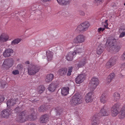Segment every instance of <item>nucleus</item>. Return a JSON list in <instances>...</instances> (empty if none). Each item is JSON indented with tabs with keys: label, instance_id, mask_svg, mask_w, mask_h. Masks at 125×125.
I'll return each instance as SVG.
<instances>
[{
	"label": "nucleus",
	"instance_id": "obj_1",
	"mask_svg": "<svg viewBox=\"0 0 125 125\" xmlns=\"http://www.w3.org/2000/svg\"><path fill=\"white\" fill-rule=\"evenodd\" d=\"M81 99V95L76 94L72 97L70 101L71 104L74 105H78L82 102Z\"/></svg>",
	"mask_w": 125,
	"mask_h": 125
},
{
	"label": "nucleus",
	"instance_id": "obj_2",
	"mask_svg": "<svg viewBox=\"0 0 125 125\" xmlns=\"http://www.w3.org/2000/svg\"><path fill=\"white\" fill-rule=\"evenodd\" d=\"M116 40L113 38H111L107 40L105 44V48L108 51L111 49V50L114 46V44L116 42Z\"/></svg>",
	"mask_w": 125,
	"mask_h": 125
},
{
	"label": "nucleus",
	"instance_id": "obj_3",
	"mask_svg": "<svg viewBox=\"0 0 125 125\" xmlns=\"http://www.w3.org/2000/svg\"><path fill=\"white\" fill-rule=\"evenodd\" d=\"M121 108L120 107L119 104L116 103L112 107L111 109L112 115L113 116H116L121 110Z\"/></svg>",
	"mask_w": 125,
	"mask_h": 125
},
{
	"label": "nucleus",
	"instance_id": "obj_4",
	"mask_svg": "<svg viewBox=\"0 0 125 125\" xmlns=\"http://www.w3.org/2000/svg\"><path fill=\"white\" fill-rule=\"evenodd\" d=\"M98 83V80L97 78L94 77L91 79L89 84L91 91L93 92Z\"/></svg>",
	"mask_w": 125,
	"mask_h": 125
},
{
	"label": "nucleus",
	"instance_id": "obj_5",
	"mask_svg": "<svg viewBox=\"0 0 125 125\" xmlns=\"http://www.w3.org/2000/svg\"><path fill=\"white\" fill-rule=\"evenodd\" d=\"M39 67L34 65L30 66L28 68V74L30 75H33L38 72Z\"/></svg>",
	"mask_w": 125,
	"mask_h": 125
},
{
	"label": "nucleus",
	"instance_id": "obj_6",
	"mask_svg": "<svg viewBox=\"0 0 125 125\" xmlns=\"http://www.w3.org/2000/svg\"><path fill=\"white\" fill-rule=\"evenodd\" d=\"M85 39V36L83 35L80 34L75 37L74 39L73 42L75 44L82 43L84 42Z\"/></svg>",
	"mask_w": 125,
	"mask_h": 125
},
{
	"label": "nucleus",
	"instance_id": "obj_7",
	"mask_svg": "<svg viewBox=\"0 0 125 125\" xmlns=\"http://www.w3.org/2000/svg\"><path fill=\"white\" fill-rule=\"evenodd\" d=\"M13 109L12 108L10 109L7 108V109L1 111V116L6 119L9 118L10 115V112Z\"/></svg>",
	"mask_w": 125,
	"mask_h": 125
},
{
	"label": "nucleus",
	"instance_id": "obj_8",
	"mask_svg": "<svg viewBox=\"0 0 125 125\" xmlns=\"http://www.w3.org/2000/svg\"><path fill=\"white\" fill-rule=\"evenodd\" d=\"M18 100L17 99H11L8 100L7 103V108L10 109H13L12 106L16 103V102Z\"/></svg>",
	"mask_w": 125,
	"mask_h": 125
},
{
	"label": "nucleus",
	"instance_id": "obj_9",
	"mask_svg": "<svg viewBox=\"0 0 125 125\" xmlns=\"http://www.w3.org/2000/svg\"><path fill=\"white\" fill-rule=\"evenodd\" d=\"M99 114L101 116H108L110 114V111L105 106H104L100 110Z\"/></svg>",
	"mask_w": 125,
	"mask_h": 125
},
{
	"label": "nucleus",
	"instance_id": "obj_10",
	"mask_svg": "<svg viewBox=\"0 0 125 125\" xmlns=\"http://www.w3.org/2000/svg\"><path fill=\"white\" fill-rule=\"evenodd\" d=\"M84 74H81L78 75L75 79V81L77 83L80 84L85 79Z\"/></svg>",
	"mask_w": 125,
	"mask_h": 125
},
{
	"label": "nucleus",
	"instance_id": "obj_11",
	"mask_svg": "<svg viewBox=\"0 0 125 125\" xmlns=\"http://www.w3.org/2000/svg\"><path fill=\"white\" fill-rule=\"evenodd\" d=\"M58 85V84L56 82L52 83L49 85L48 89L50 92H53L57 87Z\"/></svg>",
	"mask_w": 125,
	"mask_h": 125
},
{
	"label": "nucleus",
	"instance_id": "obj_12",
	"mask_svg": "<svg viewBox=\"0 0 125 125\" xmlns=\"http://www.w3.org/2000/svg\"><path fill=\"white\" fill-rule=\"evenodd\" d=\"M89 93L85 96V99L86 102L87 103L91 102L93 101L92 98L93 95L92 94V92Z\"/></svg>",
	"mask_w": 125,
	"mask_h": 125
},
{
	"label": "nucleus",
	"instance_id": "obj_13",
	"mask_svg": "<svg viewBox=\"0 0 125 125\" xmlns=\"http://www.w3.org/2000/svg\"><path fill=\"white\" fill-rule=\"evenodd\" d=\"M100 117L98 115H95L94 116L92 120V125H98L99 124Z\"/></svg>",
	"mask_w": 125,
	"mask_h": 125
},
{
	"label": "nucleus",
	"instance_id": "obj_14",
	"mask_svg": "<svg viewBox=\"0 0 125 125\" xmlns=\"http://www.w3.org/2000/svg\"><path fill=\"white\" fill-rule=\"evenodd\" d=\"M115 62V60L114 59H110L106 64V67L108 68H110L114 65Z\"/></svg>",
	"mask_w": 125,
	"mask_h": 125
},
{
	"label": "nucleus",
	"instance_id": "obj_15",
	"mask_svg": "<svg viewBox=\"0 0 125 125\" xmlns=\"http://www.w3.org/2000/svg\"><path fill=\"white\" fill-rule=\"evenodd\" d=\"M49 115L47 114H45L42 116L41 117L40 123H46L48 120Z\"/></svg>",
	"mask_w": 125,
	"mask_h": 125
},
{
	"label": "nucleus",
	"instance_id": "obj_16",
	"mask_svg": "<svg viewBox=\"0 0 125 125\" xmlns=\"http://www.w3.org/2000/svg\"><path fill=\"white\" fill-rule=\"evenodd\" d=\"M69 88L68 87L63 88L61 89V94L63 96H66L69 93Z\"/></svg>",
	"mask_w": 125,
	"mask_h": 125
},
{
	"label": "nucleus",
	"instance_id": "obj_17",
	"mask_svg": "<svg viewBox=\"0 0 125 125\" xmlns=\"http://www.w3.org/2000/svg\"><path fill=\"white\" fill-rule=\"evenodd\" d=\"M58 3L60 5H65L69 4V0H57Z\"/></svg>",
	"mask_w": 125,
	"mask_h": 125
},
{
	"label": "nucleus",
	"instance_id": "obj_18",
	"mask_svg": "<svg viewBox=\"0 0 125 125\" xmlns=\"http://www.w3.org/2000/svg\"><path fill=\"white\" fill-rule=\"evenodd\" d=\"M9 38V36L3 34H1L0 37V41L3 42L7 41Z\"/></svg>",
	"mask_w": 125,
	"mask_h": 125
},
{
	"label": "nucleus",
	"instance_id": "obj_19",
	"mask_svg": "<svg viewBox=\"0 0 125 125\" xmlns=\"http://www.w3.org/2000/svg\"><path fill=\"white\" fill-rule=\"evenodd\" d=\"M54 77V75L52 74H48L46 78L45 79V81L47 82H49L52 81Z\"/></svg>",
	"mask_w": 125,
	"mask_h": 125
},
{
	"label": "nucleus",
	"instance_id": "obj_20",
	"mask_svg": "<svg viewBox=\"0 0 125 125\" xmlns=\"http://www.w3.org/2000/svg\"><path fill=\"white\" fill-rule=\"evenodd\" d=\"M115 76V74L114 73H111L107 77L106 81L108 83H110L112 80L113 79Z\"/></svg>",
	"mask_w": 125,
	"mask_h": 125
},
{
	"label": "nucleus",
	"instance_id": "obj_21",
	"mask_svg": "<svg viewBox=\"0 0 125 125\" xmlns=\"http://www.w3.org/2000/svg\"><path fill=\"white\" fill-rule=\"evenodd\" d=\"M119 117L120 119H123L125 117V111L122 110L121 109V110L119 111Z\"/></svg>",
	"mask_w": 125,
	"mask_h": 125
},
{
	"label": "nucleus",
	"instance_id": "obj_22",
	"mask_svg": "<svg viewBox=\"0 0 125 125\" xmlns=\"http://www.w3.org/2000/svg\"><path fill=\"white\" fill-rule=\"evenodd\" d=\"M101 102L103 103H105L107 99L105 94H103L100 97Z\"/></svg>",
	"mask_w": 125,
	"mask_h": 125
},
{
	"label": "nucleus",
	"instance_id": "obj_23",
	"mask_svg": "<svg viewBox=\"0 0 125 125\" xmlns=\"http://www.w3.org/2000/svg\"><path fill=\"white\" fill-rule=\"evenodd\" d=\"M114 101H116L118 100L120 98V95L119 93L117 92L113 94Z\"/></svg>",
	"mask_w": 125,
	"mask_h": 125
},
{
	"label": "nucleus",
	"instance_id": "obj_24",
	"mask_svg": "<svg viewBox=\"0 0 125 125\" xmlns=\"http://www.w3.org/2000/svg\"><path fill=\"white\" fill-rule=\"evenodd\" d=\"M81 24L84 31L86 30L90 26V24L87 22H85Z\"/></svg>",
	"mask_w": 125,
	"mask_h": 125
},
{
	"label": "nucleus",
	"instance_id": "obj_25",
	"mask_svg": "<svg viewBox=\"0 0 125 125\" xmlns=\"http://www.w3.org/2000/svg\"><path fill=\"white\" fill-rule=\"evenodd\" d=\"M81 52V49L79 48L76 50H75L73 52H69V54L71 55H76L79 54Z\"/></svg>",
	"mask_w": 125,
	"mask_h": 125
},
{
	"label": "nucleus",
	"instance_id": "obj_26",
	"mask_svg": "<svg viewBox=\"0 0 125 125\" xmlns=\"http://www.w3.org/2000/svg\"><path fill=\"white\" fill-rule=\"evenodd\" d=\"M13 52V50L11 49L8 48L3 53V55H10Z\"/></svg>",
	"mask_w": 125,
	"mask_h": 125
},
{
	"label": "nucleus",
	"instance_id": "obj_27",
	"mask_svg": "<svg viewBox=\"0 0 125 125\" xmlns=\"http://www.w3.org/2000/svg\"><path fill=\"white\" fill-rule=\"evenodd\" d=\"M86 63L85 60L81 61L79 62L78 64L76 65V66L79 68L81 67L84 66Z\"/></svg>",
	"mask_w": 125,
	"mask_h": 125
},
{
	"label": "nucleus",
	"instance_id": "obj_28",
	"mask_svg": "<svg viewBox=\"0 0 125 125\" xmlns=\"http://www.w3.org/2000/svg\"><path fill=\"white\" fill-rule=\"evenodd\" d=\"M35 112L33 111V112L31 114L28 116V119L30 120L33 121L35 118V116L34 115Z\"/></svg>",
	"mask_w": 125,
	"mask_h": 125
},
{
	"label": "nucleus",
	"instance_id": "obj_29",
	"mask_svg": "<svg viewBox=\"0 0 125 125\" xmlns=\"http://www.w3.org/2000/svg\"><path fill=\"white\" fill-rule=\"evenodd\" d=\"M62 110L61 109H55L54 111V113L55 114H54V116H59L62 113Z\"/></svg>",
	"mask_w": 125,
	"mask_h": 125
},
{
	"label": "nucleus",
	"instance_id": "obj_30",
	"mask_svg": "<svg viewBox=\"0 0 125 125\" xmlns=\"http://www.w3.org/2000/svg\"><path fill=\"white\" fill-rule=\"evenodd\" d=\"M47 109V106L45 105H42L38 108L39 112H44Z\"/></svg>",
	"mask_w": 125,
	"mask_h": 125
},
{
	"label": "nucleus",
	"instance_id": "obj_31",
	"mask_svg": "<svg viewBox=\"0 0 125 125\" xmlns=\"http://www.w3.org/2000/svg\"><path fill=\"white\" fill-rule=\"evenodd\" d=\"M67 71V70L66 68H62L59 71V73L61 75L65 74Z\"/></svg>",
	"mask_w": 125,
	"mask_h": 125
},
{
	"label": "nucleus",
	"instance_id": "obj_32",
	"mask_svg": "<svg viewBox=\"0 0 125 125\" xmlns=\"http://www.w3.org/2000/svg\"><path fill=\"white\" fill-rule=\"evenodd\" d=\"M9 66L8 61L7 60H5L3 62L2 67L5 69H7L8 68Z\"/></svg>",
	"mask_w": 125,
	"mask_h": 125
},
{
	"label": "nucleus",
	"instance_id": "obj_33",
	"mask_svg": "<svg viewBox=\"0 0 125 125\" xmlns=\"http://www.w3.org/2000/svg\"><path fill=\"white\" fill-rule=\"evenodd\" d=\"M21 39H15L12 41L11 44L12 45H14L17 44L21 41Z\"/></svg>",
	"mask_w": 125,
	"mask_h": 125
},
{
	"label": "nucleus",
	"instance_id": "obj_34",
	"mask_svg": "<svg viewBox=\"0 0 125 125\" xmlns=\"http://www.w3.org/2000/svg\"><path fill=\"white\" fill-rule=\"evenodd\" d=\"M120 48L121 47L119 46L114 45L112 49L115 52H118Z\"/></svg>",
	"mask_w": 125,
	"mask_h": 125
},
{
	"label": "nucleus",
	"instance_id": "obj_35",
	"mask_svg": "<svg viewBox=\"0 0 125 125\" xmlns=\"http://www.w3.org/2000/svg\"><path fill=\"white\" fill-rule=\"evenodd\" d=\"M21 108L18 106L14 108H13V109L12 110V113H17L20 112L21 111Z\"/></svg>",
	"mask_w": 125,
	"mask_h": 125
},
{
	"label": "nucleus",
	"instance_id": "obj_36",
	"mask_svg": "<svg viewBox=\"0 0 125 125\" xmlns=\"http://www.w3.org/2000/svg\"><path fill=\"white\" fill-rule=\"evenodd\" d=\"M45 88L43 85H41L39 87V92L40 94L42 93L45 90Z\"/></svg>",
	"mask_w": 125,
	"mask_h": 125
},
{
	"label": "nucleus",
	"instance_id": "obj_37",
	"mask_svg": "<svg viewBox=\"0 0 125 125\" xmlns=\"http://www.w3.org/2000/svg\"><path fill=\"white\" fill-rule=\"evenodd\" d=\"M76 30L78 31L79 32L84 31L81 24L77 27Z\"/></svg>",
	"mask_w": 125,
	"mask_h": 125
},
{
	"label": "nucleus",
	"instance_id": "obj_38",
	"mask_svg": "<svg viewBox=\"0 0 125 125\" xmlns=\"http://www.w3.org/2000/svg\"><path fill=\"white\" fill-rule=\"evenodd\" d=\"M19 122L21 123L25 121H26L25 116H19Z\"/></svg>",
	"mask_w": 125,
	"mask_h": 125
},
{
	"label": "nucleus",
	"instance_id": "obj_39",
	"mask_svg": "<svg viewBox=\"0 0 125 125\" xmlns=\"http://www.w3.org/2000/svg\"><path fill=\"white\" fill-rule=\"evenodd\" d=\"M73 55H67L66 56V58L67 60L69 61H71L73 59Z\"/></svg>",
	"mask_w": 125,
	"mask_h": 125
},
{
	"label": "nucleus",
	"instance_id": "obj_40",
	"mask_svg": "<svg viewBox=\"0 0 125 125\" xmlns=\"http://www.w3.org/2000/svg\"><path fill=\"white\" fill-rule=\"evenodd\" d=\"M103 48H100L98 49L97 51V54L98 55H100L103 53Z\"/></svg>",
	"mask_w": 125,
	"mask_h": 125
},
{
	"label": "nucleus",
	"instance_id": "obj_41",
	"mask_svg": "<svg viewBox=\"0 0 125 125\" xmlns=\"http://www.w3.org/2000/svg\"><path fill=\"white\" fill-rule=\"evenodd\" d=\"M108 20H106L104 22H102V24H104V27L107 29L108 28V24L107 22Z\"/></svg>",
	"mask_w": 125,
	"mask_h": 125
},
{
	"label": "nucleus",
	"instance_id": "obj_42",
	"mask_svg": "<svg viewBox=\"0 0 125 125\" xmlns=\"http://www.w3.org/2000/svg\"><path fill=\"white\" fill-rule=\"evenodd\" d=\"M104 0H95L94 2L95 3L101 4L102 3Z\"/></svg>",
	"mask_w": 125,
	"mask_h": 125
},
{
	"label": "nucleus",
	"instance_id": "obj_43",
	"mask_svg": "<svg viewBox=\"0 0 125 125\" xmlns=\"http://www.w3.org/2000/svg\"><path fill=\"white\" fill-rule=\"evenodd\" d=\"M12 73L13 74L15 75L19 74V72L18 70H15L12 71Z\"/></svg>",
	"mask_w": 125,
	"mask_h": 125
},
{
	"label": "nucleus",
	"instance_id": "obj_44",
	"mask_svg": "<svg viewBox=\"0 0 125 125\" xmlns=\"http://www.w3.org/2000/svg\"><path fill=\"white\" fill-rule=\"evenodd\" d=\"M48 61H50L52 59V55H47V56Z\"/></svg>",
	"mask_w": 125,
	"mask_h": 125
},
{
	"label": "nucleus",
	"instance_id": "obj_45",
	"mask_svg": "<svg viewBox=\"0 0 125 125\" xmlns=\"http://www.w3.org/2000/svg\"><path fill=\"white\" fill-rule=\"evenodd\" d=\"M26 112L25 111H23L21 112L19 114V116H25Z\"/></svg>",
	"mask_w": 125,
	"mask_h": 125
},
{
	"label": "nucleus",
	"instance_id": "obj_46",
	"mask_svg": "<svg viewBox=\"0 0 125 125\" xmlns=\"http://www.w3.org/2000/svg\"><path fill=\"white\" fill-rule=\"evenodd\" d=\"M125 36V31L122 32L119 36L120 38H122Z\"/></svg>",
	"mask_w": 125,
	"mask_h": 125
},
{
	"label": "nucleus",
	"instance_id": "obj_47",
	"mask_svg": "<svg viewBox=\"0 0 125 125\" xmlns=\"http://www.w3.org/2000/svg\"><path fill=\"white\" fill-rule=\"evenodd\" d=\"M4 98L3 96L0 95V103L3 102L4 101Z\"/></svg>",
	"mask_w": 125,
	"mask_h": 125
},
{
	"label": "nucleus",
	"instance_id": "obj_48",
	"mask_svg": "<svg viewBox=\"0 0 125 125\" xmlns=\"http://www.w3.org/2000/svg\"><path fill=\"white\" fill-rule=\"evenodd\" d=\"M17 69L19 70H21L22 69V66L21 64L18 65L17 67Z\"/></svg>",
	"mask_w": 125,
	"mask_h": 125
},
{
	"label": "nucleus",
	"instance_id": "obj_49",
	"mask_svg": "<svg viewBox=\"0 0 125 125\" xmlns=\"http://www.w3.org/2000/svg\"><path fill=\"white\" fill-rule=\"evenodd\" d=\"M105 29L104 28H100L98 29V32H100L101 31H104Z\"/></svg>",
	"mask_w": 125,
	"mask_h": 125
},
{
	"label": "nucleus",
	"instance_id": "obj_50",
	"mask_svg": "<svg viewBox=\"0 0 125 125\" xmlns=\"http://www.w3.org/2000/svg\"><path fill=\"white\" fill-rule=\"evenodd\" d=\"M79 14L82 16H84L85 15L84 12L82 10H79Z\"/></svg>",
	"mask_w": 125,
	"mask_h": 125
},
{
	"label": "nucleus",
	"instance_id": "obj_51",
	"mask_svg": "<svg viewBox=\"0 0 125 125\" xmlns=\"http://www.w3.org/2000/svg\"><path fill=\"white\" fill-rule=\"evenodd\" d=\"M46 53L47 55H51L52 54V52L49 51H46Z\"/></svg>",
	"mask_w": 125,
	"mask_h": 125
},
{
	"label": "nucleus",
	"instance_id": "obj_52",
	"mask_svg": "<svg viewBox=\"0 0 125 125\" xmlns=\"http://www.w3.org/2000/svg\"><path fill=\"white\" fill-rule=\"evenodd\" d=\"M111 5V6L113 7H116V5L115 3L114 2L112 3Z\"/></svg>",
	"mask_w": 125,
	"mask_h": 125
},
{
	"label": "nucleus",
	"instance_id": "obj_53",
	"mask_svg": "<svg viewBox=\"0 0 125 125\" xmlns=\"http://www.w3.org/2000/svg\"><path fill=\"white\" fill-rule=\"evenodd\" d=\"M6 84V83L5 82H3L1 84V86L3 88L4 87V86Z\"/></svg>",
	"mask_w": 125,
	"mask_h": 125
},
{
	"label": "nucleus",
	"instance_id": "obj_54",
	"mask_svg": "<svg viewBox=\"0 0 125 125\" xmlns=\"http://www.w3.org/2000/svg\"><path fill=\"white\" fill-rule=\"evenodd\" d=\"M125 30V28H122L121 27L119 29V31L120 32H121L123 31H124Z\"/></svg>",
	"mask_w": 125,
	"mask_h": 125
},
{
	"label": "nucleus",
	"instance_id": "obj_55",
	"mask_svg": "<svg viewBox=\"0 0 125 125\" xmlns=\"http://www.w3.org/2000/svg\"><path fill=\"white\" fill-rule=\"evenodd\" d=\"M121 67L122 68H124L125 67V62L121 64Z\"/></svg>",
	"mask_w": 125,
	"mask_h": 125
},
{
	"label": "nucleus",
	"instance_id": "obj_56",
	"mask_svg": "<svg viewBox=\"0 0 125 125\" xmlns=\"http://www.w3.org/2000/svg\"><path fill=\"white\" fill-rule=\"evenodd\" d=\"M121 74L123 75H125V70H122L121 73Z\"/></svg>",
	"mask_w": 125,
	"mask_h": 125
},
{
	"label": "nucleus",
	"instance_id": "obj_57",
	"mask_svg": "<svg viewBox=\"0 0 125 125\" xmlns=\"http://www.w3.org/2000/svg\"><path fill=\"white\" fill-rule=\"evenodd\" d=\"M121 59L123 60H125V55H122L121 56Z\"/></svg>",
	"mask_w": 125,
	"mask_h": 125
},
{
	"label": "nucleus",
	"instance_id": "obj_58",
	"mask_svg": "<svg viewBox=\"0 0 125 125\" xmlns=\"http://www.w3.org/2000/svg\"><path fill=\"white\" fill-rule=\"evenodd\" d=\"M38 99L36 100L35 99H33V100L32 99L31 101H32V102H33V103H34L35 102H36V101H38Z\"/></svg>",
	"mask_w": 125,
	"mask_h": 125
},
{
	"label": "nucleus",
	"instance_id": "obj_59",
	"mask_svg": "<svg viewBox=\"0 0 125 125\" xmlns=\"http://www.w3.org/2000/svg\"><path fill=\"white\" fill-rule=\"evenodd\" d=\"M73 69V67H70L69 68L68 71H70L71 72H72V70Z\"/></svg>",
	"mask_w": 125,
	"mask_h": 125
},
{
	"label": "nucleus",
	"instance_id": "obj_60",
	"mask_svg": "<svg viewBox=\"0 0 125 125\" xmlns=\"http://www.w3.org/2000/svg\"><path fill=\"white\" fill-rule=\"evenodd\" d=\"M71 72L68 71V72L67 73V75L68 76H70L71 74Z\"/></svg>",
	"mask_w": 125,
	"mask_h": 125
},
{
	"label": "nucleus",
	"instance_id": "obj_61",
	"mask_svg": "<svg viewBox=\"0 0 125 125\" xmlns=\"http://www.w3.org/2000/svg\"><path fill=\"white\" fill-rule=\"evenodd\" d=\"M50 0H42V1L43 2H46L47 1H49Z\"/></svg>",
	"mask_w": 125,
	"mask_h": 125
},
{
	"label": "nucleus",
	"instance_id": "obj_62",
	"mask_svg": "<svg viewBox=\"0 0 125 125\" xmlns=\"http://www.w3.org/2000/svg\"><path fill=\"white\" fill-rule=\"evenodd\" d=\"M3 56L5 57H9L11 55H3Z\"/></svg>",
	"mask_w": 125,
	"mask_h": 125
},
{
	"label": "nucleus",
	"instance_id": "obj_63",
	"mask_svg": "<svg viewBox=\"0 0 125 125\" xmlns=\"http://www.w3.org/2000/svg\"><path fill=\"white\" fill-rule=\"evenodd\" d=\"M25 63L26 64H29V61H27L26 62H25Z\"/></svg>",
	"mask_w": 125,
	"mask_h": 125
},
{
	"label": "nucleus",
	"instance_id": "obj_64",
	"mask_svg": "<svg viewBox=\"0 0 125 125\" xmlns=\"http://www.w3.org/2000/svg\"><path fill=\"white\" fill-rule=\"evenodd\" d=\"M29 125H36L33 123H30V124Z\"/></svg>",
	"mask_w": 125,
	"mask_h": 125
}]
</instances>
